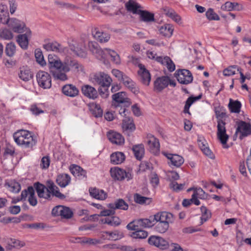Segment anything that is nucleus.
Masks as SVG:
<instances>
[{"mask_svg":"<svg viewBox=\"0 0 251 251\" xmlns=\"http://www.w3.org/2000/svg\"><path fill=\"white\" fill-rule=\"evenodd\" d=\"M241 69L237 65H232L228 67L223 70V75L226 76L233 75L235 74L236 70L239 71Z\"/></svg>","mask_w":251,"mask_h":251,"instance_id":"nucleus-50","label":"nucleus"},{"mask_svg":"<svg viewBox=\"0 0 251 251\" xmlns=\"http://www.w3.org/2000/svg\"><path fill=\"white\" fill-rule=\"evenodd\" d=\"M6 17L7 18L5 20H3L1 18V22L3 24H7L9 28H10L14 32L21 33H23L25 31L29 29V28L26 27L25 23L16 18H9V13L6 10L5 12Z\"/></svg>","mask_w":251,"mask_h":251,"instance_id":"nucleus-5","label":"nucleus"},{"mask_svg":"<svg viewBox=\"0 0 251 251\" xmlns=\"http://www.w3.org/2000/svg\"><path fill=\"white\" fill-rule=\"evenodd\" d=\"M142 227H151L154 225L153 222L148 219H138Z\"/></svg>","mask_w":251,"mask_h":251,"instance_id":"nucleus-62","label":"nucleus"},{"mask_svg":"<svg viewBox=\"0 0 251 251\" xmlns=\"http://www.w3.org/2000/svg\"><path fill=\"white\" fill-rule=\"evenodd\" d=\"M28 190L31 191L29 192L30 195L28 197V201L31 205L34 206L36 205L37 203V201L35 195L34 189L32 186H29L28 187Z\"/></svg>","mask_w":251,"mask_h":251,"instance_id":"nucleus-52","label":"nucleus"},{"mask_svg":"<svg viewBox=\"0 0 251 251\" xmlns=\"http://www.w3.org/2000/svg\"><path fill=\"white\" fill-rule=\"evenodd\" d=\"M13 136L15 143L24 148H32L37 142L32 132L27 130H19L13 134Z\"/></svg>","mask_w":251,"mask_h":251,"instance_id":"nucleus-2","label":"nucleus"},{"mask_svg":"<svg viewBox=\"0 0 251 251\" xmlns=\"http://www.w3.org/2000/svg\"><path fill=\"white\" fill-rule=\"evenodd\" d=\"M35 57L37 62L42 66H44L46 62L44 59V56L42 51L39 49H36L35 50Z\"/></svg>","mask_w":251,"mask_h":251,"instance_id":"nucleus-51","label":"nucleus"},{"mask_svg":"<svg viewBox=\"0 0 251 251\" xmlns=\"http://www.w3.org/2000/svg\"><path fill=\"white\" fill-rule=\"evenodd\" d=\"M132 150L136 158L140 160L143 158L145 153L144 145L143 144L134 145L132 147Z\"/></svg>","mask_w":251,"mask_h":251,"instance_id":"nucleus-40","label":"nucleus"},{"mask_svg":"<svg viewBox=\"0 0 251 251\" xmlns=\"http://www.w3.org/2000/svg\"><path fill=\"white\" fill-rule=\"evenodd\" d=\"M175 75L180 83L184 84H187L188 83V70L181 69L177 70L175 73Z\"/></svg>","mask_w":251,"mask_h":251,"instance_id":"nucleus-29","label":"nucleus"},{"mask_svg":"<svg viewBox=\"0 0 251 251\" xmlns=\"http://www.w3.org/2000/svg\"><path fill=\"white\" fill-rule=\"evenodd\" d=\"M44 48L47 51H52L58 52H64L66 50V48L62 47L58 43L49 42L44 45Z\"/></svg>","mask_w":251,"mask_h":251,"instance_id":"nucleus-28","label":"nucleus"},{"mask_svg":"<svg viewBox=\"0 0 251 251\" xmlns=\"http://www.w3.org/2000/svg\"><path fill=\"white\" fill-rule=\"evenodd\" d=\"M69 169L71 173L78 179H83L86 177V171L77 165L72 164Z\"/></svg>","mask_w":251,"mask_h":251,"instance_id":"nucleus-23","label":"nucleus"},{"mask_svg":"<svg viewBox=\"0 0 251 251\" xmlns=\"http://www.w3.org/2000/svg\"><path fill=\"white\" fill-rule=\"evenodd\" d=\"M75 240L76 242L82 245H95L100 243V241L99 239L85 237L76 238Z\"/></svg>","mask_w":251,"mask_h":251,"instance_id":"nucleus-38","label":"nucleus"},{"mask_svg":"<svg viewBox=\"0 0 251 251\" xmlns=\"http://www.w3.org/2000/svg\"><path fill=\"white\" fill-rule=\"evenodd\" d=\"M91 81L100 86H110L112 81L111 77L103 72L92 74L90 76Z\"/></svg>","mask_w":251,"mask_h":251,"instance_id":"nucleus-6","label":"nucleus"},{"mask_svg":"<svg viewBox=\"0 0 251 251\" xmlns=\"http://www.w3.org/2000/svg\"><path fill=\"white\" fill-rule=\"evenodd\" d=\"M147 144L150 151L155 155L159 153L160 144L158 140L151 134L147 136Z\"/></svg>","mask_w":251,"mask_h":251,"instance_id":"nucleus-14","label":"nucleus"},{"mask_svg":"<svg viewBox=\"0 0 251 251\" xmlns=\"http://www.w3.org/2000/svg\"><path fill=\"white\" fill-rule=\"evenodd\" d=\"M18 75L22 80L27 82L33 77V74L28 67L23 66L19 69Z\"/></svg>","mask_w":251,"mask_h":251,"instance_id":"nucleus-18","label":"nucleus"},{"mask_svg":"<svg viewBox=\"0 0 251 251\" xmlns=\"http://www.w3.org/2000/svg\"><path fill=\"white\" fill-rule=\"evenodd\" d=\"M217 137L223 145V147L224 148H227L226 145L228 139V136L226 133L225 123L221 119L218 121Z\"/></svg>","mask_w":251,"mask_h":251,"instance_id":"nucleus-10","label":"nucleus"},{"mask_svg":"<svg viewBox=\"0 0 251 251\" xmlns=\"http://www.w3.org/2000/svg\"><path fill=\"white\" fill-rule=\"evenodd\" d=\"M81 91L83 94L89 99H95L98 96L96 89L89 85L82 86Z\"/></svg>","mask_w":251,"mask_h":251,"instance_id":"nucleus-27","label":"nucleus"},{"mask_svg":"<svg viewBox=\"0 0 251 251\" xmlns=\"http://www.w3.org/2000/svg\"><path fill=\"white\" fill-rule=\"evenodd\" d=\"M154 230L159 233H164L169 228V224L173 222V215L167 212H162L154 215Z\"/></svg>","mask_w":251,"mask_h":251,"instance_id":"nucleus-3","label":"nucleus"},{"mask_svg":"<svg viewBox=\"0 0 251 251\" xmlns=\"http://www.w3.org/2000/svg\"><path fill=\"white\" fill-rule=\"evenodd\" d=\"M214 112L217 118H223L226 116L223 107L220 106H215Z\"/></svg>","mask_w":251,"mask_h":251,"instance_id":"nucleus-60","label":"nucleus"},{"mask_svg":"<svg viewBox=\"0 0 251 251\" xmlns=\"http://www.w3.org/2000/svg\"><path fill=\"white\" fill-rule=\"evenodd\" d=\"M126 7L127 11L132 12L133 14H138L141 10V5L133 0H129L126 3Z\"/></svg>","mask_w":251,"mask_h":251,"instance_id":"nucleus-37","label":"nucleus"},{"mask_svg":"<svg viewBox=\"0 0 251 251\" xmlns=\"http://www.w3.org/2000/svg\"><path fill=\"white\" fill-rule=\"evenodd\" d=\"M134 200L136 203L140 204H149L151 201V198L142 196L139 194H135L134 195Z\"/></svg>","mask_w":251,"mask_h":251,"instance_id":"nucleus-49","label":"nucleus"},{"mask_svg":"<svg viewBox=\"0 0 251 251\" xmlns=\"http://www.w3.org/2000/svg\"><path fill=\"white\" fill-rule=\"evenodd\" d=\"M16 51V46L14 44L10 43L6 45L5 52L7 55L11 57L13 56Z\"/></svg>","mask_w":251,"mask_h":251,"instance_id":"nucleus-58","label":"nucleus"},{"mask_svg":"<svg viewBox=\"0 0 251 251\" xmlns=\"http://www.w3.org/2000/svg\"><path fill=\"white\" fill-rule=\"evenodd\" d=\"M170 78L168 76L158 77L154 82V90L157 92L161 91L169 85Z\"/></svg>","mask_w":251,"mask_h":251,"instance_id":"nucleus-19","label":"nucleus"},{"mask_svg":"<svg viewBox=\"0 0 251 251\" xmlns=\"http://www.w3.org/2000/svg\"><path fill=\"white\" fill-rule=\"evenodd\" d=\"M107 137L113 144L121 145L125 142L124 137L120 133L116 131H109L107 133Z\"/></svg>","mask_w":251,"mask_h":251,"instance_id":"nucleus-20","label":"nucleus"},{"mask_svg":"<svg viewBox=\"0 0 251 251\" xmlns=\"http://www.w3.org/2000/svg\"><path fill=\"white\" fill-rule=\"evenodd\" d=\"M121 81L134 94H137L139 93V89L136 84L127 75H125Z\"/></svg>","mask_w":251,"mask_h":251,"instance_id":"nucleus-30","label":"nucleus"},{"mask_svg":"<svg viewBox=\"0 0 251 251\" xmlns=\"http://www.w3.org/2000/svg\"><path fill=\"white\" fill-rule=\"evenodd\" d=\"M138 15L141 20L144 22H151L154 21V14L148 11L141 10Z\"/></svg>","mask_w":251,"mask_h":251,"instance_id":"nucleus-43","label":"nucleus"},{"mask_svg":"<svg viewBox=\"0 0 251 251\" xmlns=\"http://www.w3.org/2000/svg\"><path fill=\"white\" fill-rule=\"evenodd\" d=\"M92 34L94 37L100 43L107 42L110 38L109 34L102 32L98 28L94 29Z\"/></svg>","mask_w":251,"mask_h":251,"instance_id":"nucleus-35","label":"nucleus"},{"mask_svg":"<svg viewBox=\"0 0 251 251\" xmlns=\"http://www.w3.org/2000/svg\"><path fill=\"white\" fill-rule=\"evenodd\" d=\"M110 172L111 177L115 180L121 181L126 178L128 181L132 178L131 173L118 167L112 168Z\"/></svg>","mask_w":251,"mask_h":251,"instance_id":"nucleus-9","label":"nucleus"},{"mask_svg":"<svg viewBox=\"0 0 251 251\" xmlns=\"http://www.w3.org/2000/svg\"><path fill=\"white\" fill-rule=\"evenodd\" d=\"M52 75L56 80L65 81L68 79L66 74L67 72H63L61 69L51 70Z\"/></svg>","mask_w":251,"mask_h":251,"instance_id":"nucleus-45","label":"nucleus"},{"mask_svg":"<svg viewBox=\"0 0 251 251\" xmlns=\"http://www.w3.org/2000/svg\"><path fill=\"white\" fill-rule=\"evenodd\" d=\"M126 228L129 230L136 231L141 228V225L139 220L133 221L129 223L127 226Z\"/></svg>","mask_w":251,"mask_h":251,"instance_id":"nucleus-53","label":"nucleus"},{"mask_svg":"<svg viewBox=\"0 0 251 251\" xmlns=\"http://www.w3.org/2000/svg\"><path fill=\"white\" fill-rule=\"evenodd\" d=\"M193 190V194L191 199H189V205L194 204L196 205H199L201 204L199 199H204L206 198L207 195L204 191L201 188L195 189L189 188V191Z\"/></svg>","mask_w":251,"mask_h":251,"instance_id":"nucleus-11","label":"nucleus"},{"mask_svg":"<svg viewBox=\"0 0 251 251\" xmlns=\"http://www.w3.org/2000/svg\"><path fill=\"white\" fill-rule=\"evenodd\" d=\"M24 32H25L24 34L18 35L17 41L21 48L26 50L28 47L29 39L31 37V31L29 29Z\"/></svg>","mask_w":251,"mask_h":251,"instance_id":"nucleus-17","label":"nucleus"},{"mask_svg":"<svg viewBox=\"0 0 251 251\" xmlns=\"http://www.w3.org/2000/svg\"><path fill=\"white\" fill-rule=\"evenodd\" d=\"M62 67L63 62L61 61L59 58L49 66L51 71L53 69L55 70L61 69L62 70Z\"/></svg>","mask_w":251,"mask_h":251,"instance_id":"nucleus-63","label":"nucleus"},{"mask_svg":"<svg viewBox=\"0 0 251 251\" xmlns=\"http://www.w3.org/2000/svg\"><path fill=\"white\" fill-rule=\"evenodd\" d=\"M80 65L77 61L75 60L66 59L63 62L62 71L64 72H68L71 69L78 70Z\"/></svg>","mask_w":251,"mask_h":251,"instance_id":"nucleus-25","label":"nucleus"},{"mask_svg":"<svg viewBox=\"0 0 251 251\" xmlns=\"http://www.w3.org/2000/svg\"><path fill=\"white\" fill-rule=\"evenodd\" d=\"M102 221L105 224L114 226H119L121 222V220L116 216L106 217Z\"/></svg>","mask_w":251,"mask_h":251,"instance_id":"nucleus-47","label":"nucleus"},{"mask_svg":"<svg viewBox=\"0 0 251 251\" xmlns=\"http://www.w3.org/2000/svg\"><path fill=\"white\" fill-rule=\"evenodd\" d=\"M162 153L166 157L170 162L168 163L170 165L179 167L184 163L183 158L176 154H171L166 151H162Z\"/></svg>","mask_w":251,"mask_h":251,"instance_id":"nucleus-15","label":"nucleus"},{"mask_svg":"<svg viewBox=\"0 0 251 251\" xmlns=\"http://www.w3.org/2000/svg\"><path fill=\"white\" fill-rule=\"evenodd\" d=\"M71 177L67 174H61L57 176L56 181L57 184L62 188H65L71 182Z\"/></svg>","mask_w":251,"mask_h":251,"instance_id":"nucleus-32","label":"nucleus"},{"mask_svg":"<svg viewBox=\"0 0 251 251\" xmlns=\"http://www.w3.org/2000/svg\"><path fill=\"white\" fill-rule=\"evenodd\" d=\"M150 245L154 246L161 250H165L169 247V243L165 239L158 236L152 235L148 239Z\"/></svg>","mask_w":251,"mask_h":251,"instance_id":"nucleus-12","label":"nucleus"},{"mask_svg":"<svg viewBox=\"0 0 251 251\" xmlns=\"http://www.w3.org/2000/svg\"><path fill=\"white\" fill-rule=\"evenodd\" d=\"M36 78L39 86L44 89H49L51 86V77L47 72L40 71L36 75Z\"/></svg>","mask_w":251,"mask_h":251,"instance_id":"nucleus-7","label":"nucleus"},{"mask_svg":"<svg viewBox=\"0 0 251 251\" xmlns=\"http://www.w3.org/2000/svg\"><path fill=\"white\" fill-rule=\"evenodd\" d=\"M102 236L108 240L116 241L122 239L124 237V233L119 230L104 231L102 232Z\"/></svg>","mask_w":251,"mask_h":251,"instance_id":"nucleus-31","label":"nucleus"},{"mask_svg":"<svg viewBox=\"0 0 251 251\" xmlns=\"http://www.w3.org/2000/svg\"><path fill=\"white\" fill-rule=\"evenodd\" d=\"M88 47L90 50L99 60L101 61L105 65H109L107 58L110 50L108 49H101L98 44L95 42H89Z\"/></svg>","mask_w":251,"mask_h":251,"instance_id":"nucleus-4","label":"nucleus"},{"mask_svg":"<svg viewBox=\"0 0 251 251\" xmlns=\"http://www.w3.org/2000/svg\"><path fill=\"white\" fill-rule=\"evenodd\" d=\"M148 236V232L140 228L137 231H133L130 234V236L134 239H142L146 238Z\"/></svg>","mask_w":251,"mask_h":251,"instance_id":"nucleus-48","label":"nucleus"},{"mask_svg":"<svg viewBox=\"0 0 251 251\" xmlns=\"http://www.w3.org/2000/svg\"><path fill=\"white\" fill-rule=\"evenodd\" d=\"M159 31L162 35L169 37L173 34L174 27L172 25L165 24L159 28Z\"/></svg>","mask_w":251,"mask_h":251,"instance_id":"nucleus-42","label":"nucleus"},{"mask_svg":"<svg viewBox=\"0 0 251 251\" xmlns=\"http://www.w3.org/2000/svg\"><path fill=\"white\" fill-rule=\"evenodd\" d=\"M107 207L113 208L115 211L116 209L126 210L128 209V205L124 200L119 199L114 202L108 204Z\"/></svg>","mask_w":251,"mask_h":251,"instance_id":"nucleus-34","label":"nucleus"},{"mask_svg":"<svg viewBox=\"0 0 251 251\" xmlns=\"http://www.w3.org/2000/svg\"><path fill=\"white\" fill-rule=\"evenodd\" d=\"M139 67L140 69L138 73L142 83L146 85H149L151 81V75L149 72L143 65L140 64Z\"/></svg>","mask_w":251,"mask_h":251,"instance_id":"nucleus-26","label":"nucleus"},{"mask_svg":"<svg viewBox=\"0 0 251 251\" xmlns=\"http://www.w3.org/2000/svg\"><path fill=\"white\" fill-rule=\"evenodd\" d=\"M34 186L40 198L50 199L52 196H55L60 199H63L65 197L64 195L60 192L57 186L51 180L47 182V187L39 182L36 183Z\"/></svg>","mask_w":251,"mask_h":251,"instance_id":"nucleus-1","label":"nucleus"},{"mask_svg":"<svg viewBox=\"0 0 251 251\" xmlns=\"http://www.w3.org/2000/svg\"><path fill=\"white\" fill-rule=\"evenodd\" d=\"M241 103L238 100H233L231 99L229 100L228 108L232 113H239L240 111Z\"/></svg>","mask_w":251,"mask_h":251,"instance_id":"nucleus-44","label":"nucleus"},{"mask_svg":"<svg viewBox=\"0 0 251 251\" xmlns=\"http://www.w3.org/2000/svg\"><path fill=\"white\" fill-rule=\"evenodd\" d=\"M238 5L236 2H231L227 1L224 4L222 5L221 9L224 11H231L235 9V7Z\"/></svg>","mask_w":251,"mask_h":251,"instance_id":"nucleus-55","label":"nucleus"},{"mask_svg":"<svg viewBox=\"0 0 251 251\" xmlns=\"http://www.w3.org/2000/svg\"><path fill=\"white\" fill-rule=\"evenodd\" d=\"M156 61L165 66L170 72H173L176 69L175 63L168 56L157 57Z\"/></svg>","mask_w":251,"mask_h":251,"instance_id":"nucleus-21","label":"nucleus"},{"mask_svg":"<svg viewBox=\"0 0 251 251\" xmlns=\"http://www.w3.org/2000/svg\"><path fill=\"white\" fill-rule=\"evenodd\" d=\"M0 37L4 40H10L13 37L12 32L7 28L0 31Z\"/></svg>","mask_w":251,"mask_h":251,"instance_id":"nucleus-54","label":"nucleus"},{"mask_svg":"<svg viewBox=\"0 0 251 251\" xmlns=\"http://www.w3.org/2000/svg\"><path fill=\"white\" fill-rule=\"evenodd\" d=\"M197 142L198 145L203 153L211 159L214 158V155L208 146V143L202 136H198Z\"/></svg>","mask_w":251,"mask_h":251,"instance_id":"nucleus-16","label":"nucleus"},{"mask_svg":"<svg viewBox=\"0 0 251 251\" xmlns=\"http://www.w3.org/2000/svg\"><path fill=\"white\" fill-rule=\"evenodd\" d=\"M90 196L97 200L103 201L108 196L107 193L103 190L97 188H91L89 189Z\"/></svg>","mask_w":251,"mask_h":251,"instance_id":"nucleus-24","label":"nucleus"},{"mask_svg":"<svg viewBox=\"0 0 251 251\" xmlns=\"http://www.w3.org/2000/svg\"><path fill=\"white\" fill-rule=\"evenodd\" d=\"M5 186L9 191L14 193H18L21 188L19 183L15 180L6 182Z\"/></svg>","mask_w":251,"mask_h":251,"instance_id":"nucleus-41","label":"nucleus"},{"mask_svg":"<svg viewBox=\"0 0 251 251\" xmlns=\"http://www.w3.org/2000/svg\"><path fill=\"white\" fill-rule=\"evenodd\" d=\"M235 134L239 138L242 140L244 137H247L251 134V125L250 124L240 121L237 124V127L236 130Z\"/></svg>","mask_w":251,"mask_h":251,"instance_id":"nucleus-8","label":"nucleus"},{"mask_svg":"<svg viewBox=\"0 0 251 251\" xmlns=\"http://www.w3.org/2000/svg\"><path fill=\"white\" fill-rule=\"evenodd\" d=\"M69 48L75 55L81 57H86L87 53L83 43L73 41L69 44Z\"/></svg>","mask_w":251,"mask_h":251,"instance_id":"nucleus-13","label":"nucleus"},{"mask_svg":"<svg viewBox=\"0 0 251 251\" xmlns=\"http://www.w3.org/2000/svg\"><path fill=\"white\" fill-rule=\"evenodd\" d=\"M206 18L209 20H219V16L214 12L213 9L212 8H209L205 13Z\"/></svg>","mask_w":251,"mask_h":251,"instance_id":"nucleus-57","label":"nucleus"},{"mask_svg":"<svg viewBox=\"0 0 251 251\" xmlns=\"http://www.w3.org/2000/svg\"><path fill=\"white\" fill-rule=\"evenodd\" d=\"M125 154L120 151H116L112 153L110 155L111 163L113 164H120L125 160Z\"/></svg>","mask_w":251,"mask_h":251,"instance_id":"nucleus-36","label":"nucleus"},{"mask_svg":"<svg viewBox=\"0 0 251 251\" xmlns=\"http://www.w3.org/2000/svg\"><path fill=\"white\" fill-rule=\"evenodd\" d=\"M164 11L165 14L172 20L178 23L180 22V16L178 15L173 9L166 7L164 8Z\"/></svg>","mask_w":251,"mask_h":251,"instance_id":"nucleus-46","label":"nucleus"},{"mask_svg":"<svg viewBox=\"0 0 251 251\" xmlns=\"http://www.w3.org/2000/svg\"><path fill=\"white\" fill-rule=\"evenodd\" d=\"M122 128L124 131H133L135 126L133 120L128 117H125L123 120Z\"/></svg>","mask_w":251,"mask_h":251,"instance_id":"nucleus-39","label":"nucleus"},{"mask_svg":"<svg viewBox=\"0 0 251 251\" xmlns=\"http://www.w3.org/2000/svg\"><path fill=\"white\" fill-rule=\"evenodd\" d=\"M63 209L61 213H60V217L63 218L69 219L73 216V212L71 210L67 207L63 206Z\"/></svg>","mask_w":251,"mask_h":251,"instance_id":"nucleus-59","label":"nucleus"},{"mask_svg":"<svg viewBox=\"0 0 251 251\" xmlns=\"http://www.w3.org/2000/svg\"><path fill=\"white\" fill-rule=\"evenodd\" d=\"M110 56L111 60L116 64H119L121 62V59L119 55L113 50L109 51L108 56Z\"/></svg>","mask_w":251,"mask_h":251,"instance_id":"nucleus-61","label":"nucleus"},{"mask_svg":"<svg viewBox=\"0 0 251 251\" xmlns=\"http://www.w3.org/2000/svg\"><path fill=\"white\" fill-rule=\"evenodd\" d=\"M201 210L202 213L201 220V224H202L203 222H206L208 219L210 218L211 214L205 206H201Z\"/></svg>","mask_w":251,"mask_h":251,"instance_id":"nucleus-56","label":"nucleus"},{"mask_svg":"<svg viewBox=\"0 0 251 251\" xmlns=\"http://www.w3.org/2000/svg\"><path fill=\"white\" fill-rule=\"evenodd\" d=\"M62 93L67 96L75 97L78 94V89L72 84L64 85L62 89Z\"/></svg>","mask_w":251,"mask_h":251,"instance_id":"nucleus-33","label":"nucleus"},{"mask_svg":"<svg viewBox=\"0 0 251 251\" xmlns=\"http://www.w3.org/2000/svg\"><path fill=\"white\" fill-rule=\"evenodd\" d=\"M112 99L114 101L119 104H124V106H128L130 104V100L124 92H118L113 95Z\"/></svg>","mask_w":251,"mask_h":251,"instance_id":"nucleus-22","label":"nucleus"},{"mask_svg":"<svg viewBox=\"0 0 251 251\" xmlns=\"http://www.w3.org/2000/svg\"><path fill=\"white\" fill-rule=\"evenodd\" d=\"M50 164V159L49 157L46 156L42 157L40 163V167L43 169H46L49 168Z\"/></svg>","mask_w":251,"mask_h":251,"instance_id":"nucleus-64","label":"nucleus"}]
</instances>
